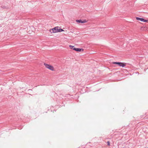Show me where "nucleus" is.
<instances>
[{
  "mask_svg": "<svg viewBox=\"0 0 148 148\" xmlns=\"http://www.w3.org/2000/svg\"><path fill=\"white\" fill-rule=\"evenodd\" d=\"M69 47L71 49H73V50L76 51L81 52L84 51V49H83L75 48L74 47V46L70 45Z\"/></svg>",
  "mask_w": 148,
  "mask_h": 148,
  "instance_id": "obj_1",
  "label": "nucleus"
},
{
  "mask_svg": "<svg viewBox=\"0 0 148 148\" xmlns=\"http://www.w3.org/2000/svg\"><path fill=\"white\" fill-rule=\"evenodd\" d=\"M143 22H148V20H146V19H143Z\"/></svg>",
  "mask_w": 148,
  "mask_h": 148,
  "instance_id": "obj_9",
  "label": "nucleus"
},
{
  "mask_svg": "<svg viewBox=\"0 0 148 148\" xmlns=\"http://www.w3.org/2000/svg\"><path fill=\"white\" fill-rule=\"evenodd\" d=\"M136 18L137 20L140 21H141L142 22L143 21V19H144L143 18H139V17H136Z\"/></svg>",
  "mask_w": 148,
  "mask_h": 148,
  "instance_id": "obj_6",
  "label": "nucleus"
},
{
  "mask_svg": "<svg viewBox=\"0 0 148 148\" xmlns=\"http://www.w3.org/2000/svg\"><path fill=\"white\" fill-rule=\"evenodd\" d=\"M1 8L3 9H8L9 8L8 7H6V6H5L4 5H3L1 6Z\"/></svg>",
  "mask_w": 148,
  "mask_h": 148,
  "instance_id": "obj_8",
  "label": "nucleus"
},
{
  "mask_svg": "<svg viewBox=\"0 0 148 148\" xmlns=\"http://www.w3.org/2000/svg\"><path fill=\"white\" fill-rule=\"evenodd\" d=\"M112 64H117L123 67H124L126 66V65L124 63L121 62H112Z\"/></svg>",
  "mask_w": 148,
  "mask_h": 148,
  "instance_id": "obj_3",
  "label": "nucleus"
},
{
  "mask_svg": "<svg viewBox=\"0 0 148 148\" xmlns=\"http://www.w3.org/2000/svg\"><path fill=\"white\" fill-rule=\"evenodd\" d=\"M58 27H56L49 30V31L51 33H56L58 32Z\"/></svg>",
  "mask_w": 148,
  "mask_h": 148,
  "instance_id": "obj_2",
  "label": "nucleus"
},
{
  "mask_svg": "<svg viewBox=\"0 0 148 148\" xmlns=\"http://www.w3.org/2000/svg\"><path fill=\"white\" fill-rule=\"evenodd\" d=\"M62 31H64V30H63L61 28H60L59 27L58 29V32H61Z\"/></svg>",
  "mask_w": 148,
  "mask_h": 148,
  "instance_id": "obj_7",
  "label": "nucleus"
},
{
  "mask_svg": "<svg viewBox=\"0 0 148 148\" xmlns=\"http://www.w3.org/2000/svg\"><path fill=\"white\" fill-rule=\"evenodd\" d=\"M76 22L78 23H86L87 21L86 20H84L83 21H82L81 19H79L76 20Z\"/></svg>",
  "mask_w": 148,
  "mask_h": 148,
  "instance_id": "obj_5",
  "label": "nucleus"
},
{
  "mask_svg": "<svg viewBox=\"0 0 148 148\" xmlns=\"http://www.w3.org/2000/svg\"><path fill=\"white\" fill-rule=\"evenodd\" d=\"M107 145L108 146H109L110 145V142L109 141H108L107 142Z\"/></svg>",
  "mask_w": 148,
  "mask_h": 148,
  "instance_id": "obj_10",
  "label": "nucleus"
},
{
  "mask_svg": "<svg viewBox=\"0 0 148 148\" xmlns=\"http://www.w3.org/2000/svg\"><path fill=\"white\" fill-rule=\"evenodd\" d=\"M44 64L46 68L51 71L54 70V68L52 66L45 63Z\"/></svg>",
  "mask_w": 148,
  "mask_h": 148,
  "instance_id": "obj_4",
  "label": "nucleus"
}]
</instances>
